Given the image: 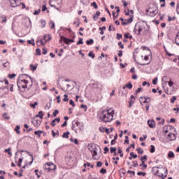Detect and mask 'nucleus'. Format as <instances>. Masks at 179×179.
I'll return each instance as SVG.
<instances>
[{
  "mask_svg": "<svg viewBox=\"0 0 179 179\" xmlns=\"http://www.w3.org/2000/svg\"><path fill=\"white\" fill-rule=\"evenodd\" d=\"M33 85V81L31 80V77L29 76L27 74H21L18 77V81L17 82V86L18 89H30Z\"/></svg>",
  "mask_w": 179,
  "mask_h": 179,
  "instance_id": "nucleus-1",
  "label": "nucleus"
},
{
  "mask_svg": "<svg viewBox=\"0 0 179 179\" xmlns=\"http://www.w3.org/2000/svg\"><path fill=\"white\" fill-rule=\"evenodd\" d=\"M115 111L114 109L110 108L104 110L100 115V120L103 122H111L114 118Z\"/></svg>",
  "mask_w": 179,
  "mask_h": 179,
  "instance_id": "nucleus-2",
  "label": "nucleus"
},
{
  "mask_svg": "<svg viewBox=\"0 0 179 179\" xmlns=\"http://www.w3.org/2000/svg\"><path fill=\"white\" fill-rule=\"evenodd\" d=\"M152 172L153 174H155V176H157V177H160L162 179L167 177V168L163 167L162 166H153L152 169Z\"/></svg>",
  "mask_w": 179,
  "mask_h": 179,
  "instance_id": "nucleus-3",
  "label": "nucleus"
},
{
  "mask_svg": "<svg viewBox=\"0 0 179 179\" xmlns=\"http://www.w3.org/2000/svg\"><path fill=\"white\" fill-rule=\"evenodd\" d=\"M134 31L137 36L141 35V34L145 35L148 34L149 29L145 27V24L142 23L135 27Z\"/></svg>",
  "mask_w": 179,
  "mask_h": 179,
  "instance_id": "nucleus-4",
  "label": "nucleus"
},
{
  "mask_svg": "<svg viewBox=\"0 0 179 179\" xmlns=\"http://www.w3.org/2000/svg\"><path fill=\"white\" fill-rule=\"evenodd\" d=\"M146 12L148 15L153 17L156 16V15H157L159 10L157 9V7H156V6H152L151 8L148 9Z\"/></svg>",
  "mask_w": 179,
  "mask_h": 179,
  "instance_id": "nucleus-5",
  "label": "nucleus"
},
{
  "mask_svg": "<svg viewBox=\"0 0 179 179\" xmlns=\"http://www.w3.org/2000/svg\"><path fill=\"white\" fill-rule=\"evenodd\" d=\"M49 5L52 8H57V6L62 5V0H50Z\"/></svg>",
  "mask_w": 179,
  "mask_h": 179,
  "instance_id": "nucleus-6",
  "label": "nucleus"
},
{
  "mask_svg": "<svg viewBox=\"0 0 179 179\" xmlns=\"http://www.w3.org/2000/svg\"><path fill=\"white\" fill-rule=\"evenodd\" d=\"M45 170H48L49 171H54L57 170V166L52 163L48 162L45 166Z\"/></svg>",
  "mask_w": 179,
  "mask_h": 179,
  "instance_id": "nucleus-7",
  "label": "nucleus"
},
{
  "mask_svg": "<svg viewBox=\"0 0 179 179\" xmlns=\"http://www.w3.org/2000/svg\"><path fill=\"white\" fill-rule=\"evenodd\" d=\"M139 101L141 104V106H143V103H150V97H148V96H141L139 98Z\"/></svg>",
  "mask_w": 179,
  "mask_h": 179,
  "instance_id": "nucleus-8",
  "label": "nucleus"
},
{
  "mask_svg": "<svg viewBox=\"0 0 179 179\" xmlns=\"http://www.w3.org/2000/svg\"><path fill=\"white\" fill-rule=\"evenodd\" d=\"M9 81L8 80H0V89H8Z\"/></svg>",
  "mask_w": 179,
  "mask_h": 179,
  "instance_id": "nucleus-9",
  "label": "nucleus"
},
{
  "mask_svg": "<svg viewBox=\"0 0 179 179\" xmlns=\"http://www.w3.org/2000/svg\"><path fill=\"white\" fill-rule=\"evenodd\" d=\"M166 139L171 141H176V139H177V136H176V134L169 133L166 136Z\"/></svg>",
  "mask_w": 179,
  "mask_h": 179,
  "instance_id": "nucleus-10",
  "label": "nucleus"
},
{
  "mask_svg": "<svg viewBox=\"0 0 179 179\" xmlns=\"http://www.w3.org/2000/svg\"><path fill=\"white\" fill-rule=\"evenodd\" d=\"M9 2L10 3L12 8H16V6H19L17 4L19 0H9Z\"/></svg>",
  "mask_w": 179,
  "mask_h": 179,
  "instance_id": "nucleus-11",
  "label": "nucleus"
},
{
  "mask_svg": "<svg viewBox=\"0 0 179 179\" xmlns=\"http://www.w3.org/2000/svg\"><path fill=\"white\" fill-rule=\"evenodd\" d=\"M64 41L65 44H67L69 45V43H71L70 39L66 38L65 36H61V39L59 40V42Z\"/></svg>",
  "mask_w": 179,
  "mask_h": 179,
  "instance_id": "nucleus-12",
  "label": "nucleus"
},
{
  "mask_svg": "<svg viewBox=\"0 0 179 179\" xmlns=\"http://www.w3.org/2000/svg\"><path fill=\"white\" fill-rule=\"evenodd\" d=\"M78 125H80V123L79 122H76V124H73L72 125V129L76 132V134H78V127H78Z\"/></svg>",
  "mask_w": 179,
  "mask_h": 179,
  "instance_id": "nucleus-13",
  "label": "nucleus"
},
{
  "mask_svg": "<svg viewBox=\"0 0 179 179\" xmlns=\"http://www.w3.org/2000/svg\"><path fill=\"white\" fill-rule=\"evenodd\" d=\"M148 124L150 128H155L156 127V122H155V120H148Z\"/></svg>",
  "mask_w": 179,
  "mask_h": 179,
  "instance_id": "nucleus-14",
  "label": "nucleus"
},
{
  "mask_svg": "<svg viewBox=\"0 0 179 179\" xmlns=\"http://www.w3.org/2000/svg\"><path fill=\"white\" fill-rule=\"evenodd\" d=\"M43 40L45 41V43H47V41H50V40H51V36L50 34H45L43 36Z\"/></svg>",
  "mask_w": 179,
  "mask_h": 179,
  "instance_id": "nucleus-15",
  "label": "nucleus"
},
{
  "mask_svg": "<svg viewBox=\"0 0 179 179\" xmlns=\"http://www.w3.org/2000/svg\"><path fill=\"white\" fill-rule=\"evenodd\" d=\"M59 121H61V118H59V117H57V118H55V120H53L51 122L52 127H55V125H56L55 122H59Z\"/></svg>",
  "mask_w": 179,
  "mask_h": 179,
  "instance_id": "nucleus-16",
  "label": "nucleus"
},
{
  "mask_svg": "<svg viewBox=\"0 0 179 179\" xmlns=\"http://www.w3.org/2000/svg\"><path fill=\"white\" fill-rule=\"evenodd\" d=\"M92 157H94V156H97V148H94L90 150Z\"/></svg>",
  "mask_w": 179,
  "mask_h": 179,
  "instance_id": "nucleus-17",
  "label": "nucleus"
},
{
  "mask_svg": "<svg viewBox=\"0 0 179 179\" xmlns=\"http://www.w3.org/2000/svg\"><path fill=\"white\" fill-rule=\"evenodd\" d=\"M94 87H95V89H96L97 92H101V90H102L101 85H97V84H94Z\"/></svg>",
  "mask_w": 179,
  "mask_h": 179,
  "instance_id": "nucleus-18",
  "label": "nucleus"
},
{
  "mask_svg": "<svg viewBox=\"0 0 179 179\" xmlns=\"http://www.w3.org/2000/svg\"><path fill=\"white\" fill-rule=\"evenodd\" d=\"M99 16H100V11H96V15L93 16L94 20H97V19H99Z\"/></svg>",
  "mask_w": 179,
  "mask_h": 179,
  "instance_id": "nucleus-19",
  "label": "nucleus"
},
{
  "mask_svg": "<svg viewBox=\"0 0 179 179\" xmlns=\"http://www.w3.org/2000/svg\"><path fill=\"white\" fill-rule=\"evenodd\" d=\"M43 116H44V113H43V111H39L38 114L36 115V117L40 118L41 120H43Z\"/></svg>",
  "mask_w": 179,
  "mask_h": 179,
  "instance_id": "nucleus-20",
  "label": "nucleus"
},
{
  "mask_svg": "<svg viewBox=\"0 0 179 179\" xmlns=\"http://www.w3.org/2000/svg\"><path fill=\"white\" fill-rule=\"evenodd\" d=\"M41 134H43V131H41V130L34 131V134L36 135L37 136H38V138H40V136H41Z\"/></svg>",
  "mask_w": 179,
  "mask_h": 179,
  "instance_id": "nucleus-21",
  "label": "nucleus"
},
{
  "mask_svg": "<svg viewBox=\"0 0 179 179\" xmlns=\"http://www.w3.org/2000/svg\"><path fill=\"white\" fill-rule=\"evenodd\" d=\"M125 87H127V89H132V83H128L127 84L125 85L124 87H123V89H125Z\"/></svg>",
  "mask_w": 179,
  "mask_h": 179,
  "instance_id": "nucleus-22",
  "label": "nucleus"
},
{
  "mask_svg": "<svg viewBox=\"0 0 179 179\" xmlns=\"http://www.w3.org/2000/svg\"><path fill=\"white\" fill-rule=\"evenodd\" d=\"M2 117L4 120H10V117L8 115V113H3Z\"/></svg>",
  "mask_w": 179,
  "mask_h": 179,
  "instance_id": "nucleus-23",
  "label": "nucleus"
},
{
  "mask_svg": "<svg viewBox=\"0 0 179 179\" xmlns=\"http://www.w3.org/2000/svg\"><path fill=\"white\" fill-rule=\"evenodd\" d=\"M41 27L44 28L45 27V24H47V22H45V20H41Z\"/></svg>",
  "mask_w": 179,
  "mask_h": 179,
  "instance_id": "nucleus-24",
  "label": "nucleus"
},
{
  "mask_svg": "<svg viewBox=\"0 0 179 179\" xmlns=\"http://www.w3.org/2000/svg\"><path fill=\"white\" fill-rule=\"evenodd\" d=\"M175 155H174V152H173L172 151L169 152L168 153V157H169V159H171L173 157H175Z\"/></svg>",
  "mask_w": 179,
  "mask_h": 179,
  "instance_id": "nucleus-25",
  "label": "nucleus"
},
{
  "mask_svg": "<svg viewBox=\"0 0 179 179\" xmlns=\"http://www.w3.org/2000/svg\"><path fill=\"white\" fill-rule=\"evenodd\" d=\"M71 133L69 131H67L66 133H64L63 135H62V138H66V139H68V138H69V134Z\"/></svg>",
  "mask_w": 179,
  "mask_h": 179,
  "instance_id": "nucleus-26",
  "label": "nucleus"
},
{
  "mask_svg": "<svg viewBox=\"0 0 179 179\" xmlns=\"http://www.w3.org/2000/svg\"><path fill=\"white\" fill-rule=\"evenodd\" d=\"M179 31L176 34V43L177 44V45H179Z\"/></svg>",
  "mask_w": 179,
  "mask_h": 179,
  "instance_id": "nucleus-27",
  "label": "nucleus"
},
{
  "mask_svg": "<svg viewBox=\"0 0 179 179\" xmlns=\"http://www.w3.org/2000/svg\"><path fill=\"white\" fill-rule=\"evenodd\" d=\"M34 127H38L39 125H41V121L40 120H36V122L34 123Z\"/></svg>",
  "mask_w": 179,
  "mask_h": 179,
  "instance_id": "nucleus-28",
  "label": "nucleus"
},
{
  "mask_svg": "<svg viewBox=\"0 0 179 179\" xmlns=\"http://www.w3.org/2000/svg\"><path fill=\"white\" fill-rule=\"evenodd\" d=\"M30 68H31V71H33V72H34V71H36V69H37V64L36 65H33V64H31L30 65Z\"/></svg>",
  "mask_w": 179,
  "mask_h": 179,
  "instance_id": "nucleus-29",
  "label": "nucleus"
},
{
  "mask_svg": "<svg viewBox=\"0 0 179 179\" xmlns=\"http://www.w3.org/2000/svg\"><path fill=\"white\" fill-rule=\"evenodd\" d=\"M136 151L139 155H143V150H142V148H136Z\"/></svg>",
  "mask_w": 179,
  "mask_h": 179,
  "instance_id": "nucleus-30",
  "label": "nucleus"
},
{
  "mask_svg": "<svg viewBox=\"0 0 179 179\" xmlns=\"http://www.w3.org/2000/svg\"><path fill=\"white\" fill-rule=\"evenodd\" d=\"M27 43L28 44H31L33 45H36V43H34V38H31V40H28L27 41Z\"/></svg>",
  "mask_w": 179,
  "mask_h": 179,
  "instance_id": "nucleus-31",
  "label": "nucleus"
},
{
  "mask_svg": "<svg viewBox=\"0 0 179 179\" xmlns=\"http://www.w3.org/2000/svg\"><path fill=\"white\" fill-rule=\"evenodd\" d=\"M117 151V148H114V147H110V153H115V152Z\"/></svg>",
  "mask_w": 179,
  "mask_h": 179,
  "instance_id": "nucleus-32",
  "label": "nucleus"
},
{
  "mask_svg": "<svg viewBox=\"0 0 179 179\" xmlns=\"http://www.w3.org/2000/svg\"><path fill=\"white\" fill-rule=\"evenodd\" d=\"M150 151L151 153H155V145H150Z\"/></svg>",
  "mask_w": 179,
  "mask_h": 179,
  "instance_id": "nucleus-33",
  "label": "nucleus"
},
{
  "mask_svg": "<svg viewBox=\"0 0 179 179\" xmlns=\"http://www.w3.org/2000/svg\"><path fill=\"white\" fill-rule=\"evenodd\" d=\"M4 152H5L6 153H8V155H9L10 156H12V152H10V148L6 149V150H4Z\"/></svg>",
  "mask_w": 179,
  "mask_h": 179,
  "instance_id": "nucleus-34",
  "label": "nucleus"
},
{
  "mask_svg": "<svg viewBox=\"0 0 179 179\" xmlns=\"http://www.w3.org/2000/svg\"><path fill=\"white\" fill-rule=\"evenodd\" d=\"M144 137H140V141L143 142V141H146V138H148L147 135H143Z\"/></svg>",
  "mask_w": 179,
  "mask_h": 179,
  "instance_id": "nucleus-35",
  "label": "nucleus"
},
{
  "mask_svg": "<svg viewBox=\"0 0 179 179\" xmlns=\"http://www.w3.org/2000/svg\"><path fill=\"white\" fill-rule=\"evenodd\" d=\"M19 129H20V126L17 125L15 129V131L17 132V134H20V131H19Z\"/></svg>",
  "mask_w": 179,
  "mask_h": 179,
  "instance_id": "nucleus-36",
  "label": "nucleus"
},
{
  "mask_svg": "<svg viewBox=\"0 0 179 179\" xmlns=\"http://www.w3.org/2000/svg\"><path fill=\"white\" fill-rule=\"evenodd\" d=\"M163 131L165 132V134H167L169 132V126L164 127Z\"/></svg>",
  "mask_w": 179,
  "mask_h": 179,
  "instance_id": "nucleus-37",
  "label": "nucleus"
},
{
  "mask_svg": "<svg viewBox=\"0 0 179 179\" xmlns=\"http://www.w3.org/2000/svg\"><path fill=\"white\" fill-rule=\"evenodd\" d=\"M86 43L87 45H90V44H93V43H94V40L90 39V41H87Z\"/></svg>",
  "mask_w": 179,
  "mask_h": 179,
  "instance_id": "nucleus-38",
  "label": "nucleus"
},
{
  "mask_svg": "<svg viewBox=\"0 0 179 179\" xmlns=\"http://www.w3.org/2000/svg\"><path fill=\"white\" fill-rule=\"evenodd\" d=\"M38 103L37 101H35L34 103H30V107H32V108H36V106H37Z\"/></svg>",
  "mask_w": 179,
  "mask_h": 179,
  "instance_id": "nucleus-39",
  "label": "nucleus"
},
{
  "mask_svg": "<svg viewBox=\"0 0 179 179\" xmlns=\"http://www.w3.org/2000/svg\"><path fill=\"white\" fill-rule=\"evenodd\" d=\"M99 172L101 173V174H106L107 173V170L104 168H102Z\"/></svg>",
  "mask_w": 179,
  "mask_h": 179,
  "instance_id": "nucleus-40",
  "label": "nucleus"
},
{
  "mask_svg": "<svg viewBox=\"0 0 179 179\" xmlns=\"http://www.w3.org/2000/svg\"><path fill=\"white\" fill-rule=\"evenodd\" d=\"M64 99H63V101H69V99L68 98V94H64Z\"/></svg>",
  "mask_w": 179,
  "mask_h": 179,
  "instance_id": "nucleus-41",
  "label": "nucleus"
},
{
  "mask_svg": "<svg viewBox=\"0 0 179 179\" xmlns=\"http://www.w3.org/2000/svg\"><path fill=\"white\" fill-rule=\"evenodd\" d=\"M80 44H83V38H79V41L77 42V45H79Z\"/></svg>",
  "mask_w": 179,
  "mask_h": 179,
  "instance_id": "nucleus-42",
  "label": "nucleus"
},
{
  "mask_svg": "<svg viewBox=\"0 0 179 179\" xmlns=\"http://www.w3.org/2000/svg\"><path fill=\"white\" fill-rule=\"evenodd\" d=\"M91 6H93V8H94V9H97V8H99V6H97V3H96V2L92 3Z\"/></svg>",
  "mask_w": 179,
  "mask_h": 179,
  "instance_id": "nucleus-43",
  "label": "nucleus"
},
{
  "mask_svg": "<svg viewBox=\"0 0 179 179\" xmlns=\"http://www.w3.org/2000/svg\"><path fill=\"white\" fill-rule=\"evenodd\" d=\"M137 176H142L143 177H145L146 176V173H145V172H138Z\"/></svg>",
  "mask_w": 179,
  "mask_h": 179,
  "instance_id": "nucleus-44",
  "label": "nucleus"
},
{
  "mask_svg": "<svg viewBox=\"0 0 179 179\" xmlns=\"http://www.w3.org/2000/svg\"><path fill=\"white\" fill-rule=\"evenodd\" d=\"M22 162H23V159L20 158L17 164L18 167H22Z\"/></svg>",
  "mask_w": 179,
  "mask_h": 179,
  "instance_id": "nucleus-45",
  "label": "nucleus"
},
{
  "mask_svg": "<svg viewBox=\"0 0 179 179\" xmlns=\"http://www.w3.org/2000/svg\"><path fill=\"white\" fill-rule=\"evenodd\" d=\"M50 29H54V27H55V23L53 22V21H50Z\"/></svg>",
  "mask_w": 179,
  "mask_h": 179,
  "instance_id": "nucleus-46",
  "label": "nucleus"
},
{
  "mask_svg": "<svg viewBox=\"0 0 179 179\" xmlns=\"http://www.w3.org/2000/svg\"><path fill=\"white\" fill-rule=\"evenodd\" d=\"M129 137H128V136H126L124 142H125V143H127V145H129Z\"/></svg>",
  "mask_w": 179,
  "mask_h": 179,
  "instance_id": "nucleus-47",
  "label": "nucleus"
},
{
  "mask_svg": "<svg viewBox=\"0 0 179 179\" xmlns=\"http://www.w3.org/2000/svg\"><path fill=\"white\" fill-rule=\"evenodd\" d=\"M88 57H91V58L94 59V57H96V56L93 54V52H90L88 53Z\"/></svg>",
  "mask_w": 179,
  "mask_h": 179,
  "instance_id": "nucleus-48",
  "label": "nucleus"
},
{
  "mask_svg": "<svg viewBox=\"0 0 179 179\" xmlns=\"http://www.w3.org/2000/svg\"><path fill=\"white\" fill-rule=\"evenodd\" d=\"M36 55H41V50H40L39 48H37L36 50Z\"/></svg>",
  "mask_w": 179,
  "mask_h": 179,
  "instance_id": "nucleus-49",
  "label": "nucleus"
},
{
  "mask_svg": "<svg viewBox=\"0 0 179 179\" xmlns=\"http://www.w3.org/2000/svg\"><path fill=\"white\" fill-rule=\"evenodd\" d=\"M177 100V96H173L172 99H171V103H174V102Z\"/></svg>",
  "mask_w": 179,
  "mask_h": 179,
  "instance_id": "nucleus-50",
  "label": "nucleus"
},
{
  "mask_svg": "<svg viewBox=\"0 0 179 179\" xmlns=\"http://www.w3.org/2000/svg\"><path fill=\"white\" fill-rule=\"evenodd\" d=\"M81 108H84L85 111H86L87 110V106L85 105V104H82L80 106Z\"/></svg>",
  "mask_w": 179,
  "mask_h": 179,
  "instance_id": "nucleus-51",
  "label": "nucleus"
},
{
  "mask_svg": "<svg viewBox=\"0 0 179 179\" xmlns=\"http://www.w3.org/2000/svg\"><path fill=\"white\" fill-rule=\"evenodd\" d=\"M103 150H104V154L106 155V154L108 153L110 149H108V147H105L103 148Z\"/></svg>",
  "mask_w": 179,
  "mask_h": 179,
  "instance_id": "nucleus-52",
  "label": "nucleus"
},
{
  "mask_svg": "<svg viewBox=\"0 0 179 179\" xmlns=\"http://www.w3.org/2000/svg\"><path fill=\"white\" fill-rule=\"evenodd\" d=\"M141 162H144V160H148V156H146V155H144L143 157H142L141 158Z\"/></svg>",
  "mask_w": 179,
  "mask_h": 179,
  "instance_id": "nucleus-53",
  "label": "nucleus"
},
{
  "mask_svg": "<svg viewBox=\"0 0 179 179\" xmlns=\"http://www.w3.org/2000/svg\"><path fill=\"white\" fill-rule=\"evenodd\" d=\"M58 113H59V111H58V110H55L52 113L53 117H57V114H58Z\"/></svg>",
  "mask_w": 179,
  "mask_h": 179,
  "instance_id": "nucleus-54",
  "label": "nucleus"
},
{
  "mask_svg": "<svg viewBox=\"0 0 179 179\" xmlns=\"http://www.w3.org/2000/svg\"><path fill=\"white\" fill-rule=\"evenodd\" d=\"M130 156H132L134 159H136V157H138L137 155H134V152H130Z\"/></svg>",
  "mask_w": 179,
  "mask_h": 179,
  "instance_id": "nucleus-55",
  "label": "nucleus"
},
{
  "mask_svg": "<svg viewBox=\"0 0 179 179\" xmlns=\"http://www.w3.org/2000/svg\"><path fill=\"white\" fill-rule=\"evenodd\" d=\"M157 80L158 78H155L153 80H152V85H157Z\"/></svg>",
  "mask_w": 179,
  "mask_h": 179,
  "instance_id": "nucleus-56",
  "label": "nucleus"
},
{
  "mask_svg": "<svg viewBox=\"0 0 179 179\" xmlns=\"http://www.w3.org/2000/svg\"><path fill=\"white\" fill-rule=\"evenodd\" d=\"M16 76V74L13 73V74H8V78H10V79H13V78H15Z\"/></svg>",
  "mask_w": 179,
  "mask_h": 179,
  "instance_id": "nucleus-57",
  "label": "nucleus"
},
{
  "mask_svg": "<svg viewBox=\"0 0 179 179\" xmlns=\"http://www.w3.org/2000/svg\"><path fill=\"white\" fill-rule=\"evenodd\" d=\"M103 166V163L101 162H98L96 164V167H101Z\"/></svg>",
  "mask_w": 179,
  "mask_h": 179,
  "instance_id": "nucleus-58",
  "label": "nucleus"
},
{
  "mask_svg": "<svg viewBox=\"0 0 179 179\" xmlns=\"http://www.w3.org/2000/svg\"><path fill=\"white\" fill-rule=\"evenodd\" d=\"M129 24V23H132L134 19L132 17L129 18L128 20H126Z\"/></svg>",
  "mask_w": 179,
  "mask_h": 179,
  "instance_id": "nucleus-59",
  "label": "nucleus"
},
{
  "mask_svg": "<svg viewBox=\"0 0 179 179\" xmlns=\"http://www.w3.org/2000/svg\"><path fill=\"white\" fill-rule=\"evenodd\" d=\"M127 173L129 174H132L133 176H135V171H134L129 170V171H127Z\"/></svg>",
  "mask_w": 179,
  "mask_h": 179,
  "instance_id": "nucleus-60",
  "label": "nucleus"
},
{
  "mask_svg": "<svg viewBox=\"0 0 179 179\" xmlns=\"http://www.w3.org/2000/svg\"><path fill=\"white\" fill-rule=\"evenodd\" d=\"M41 10L40 9L37 10H35L34 13H33V15H38L40 13Z\"/></svg>",
  "mask_w": 179,
  "mask_h": 179,
  "instance_id": "nucleus-61",
  "label": "nucleus"
},
{
  "mask_svg": "<svg viewBox=\"0 0 179 179\" xmlns=\"http://www.w3.org/2000/svg\"><path fill=\"white\" fill-rule=\"evenodd\" d=\"M69 103L71 106H73V107H75V101H73V100L71 99Z\"/></svg>",
  "mask_w": 179,
  "mask_h": 179,
  "instance_id": "nucleus-62",
  "label": "nucleus"
},
{
  "mask_svg": "<svg viewBox=\"0 0 179 179\" xmlns=\"http://www.w3.org/2000/svg\"><path fill=\"white\" fill-rule=\"evenodd\" d=\"M47 52H48L47 49L43 48V51H42V54H43V55H45V54H47Z\"/></svg>",
  "mask_w": 179,
  "mask_h": 179,
  "instance_id": "nucleus-63",
  "label": "nucleus"
},
{
  "mask_svg": "<svg viewBox=\"0 0 179 179\" xmlns=\"http://www.w3.org/2000/svg\"><path fill=\"white\" fill-rule=\"evenodd\" d=\"M176 12H177V13H179V3H178V4L176 6Z\"/></svg>",
  "mask_w": 179,
  "mask_h": 179,
  "instance_id": "nucleus-64",
  "label": "nucleus"
}]
</instances>
